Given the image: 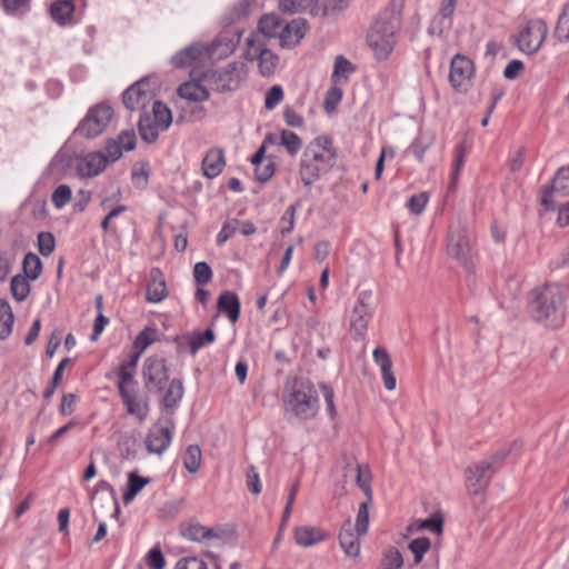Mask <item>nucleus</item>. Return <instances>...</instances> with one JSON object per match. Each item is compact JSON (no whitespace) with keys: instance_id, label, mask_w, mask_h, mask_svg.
Returning a JSON list of instances; mask_svg holds the SVG:
<instances>
[{"instance_id":"nucleus-1","label":"nucleus","mask_w":569,"mask_h":569,"mask_svg":"<svg viewBox=\"0 0 569 569\" xmlns=\"http://www.w3.org/2000/svg\"><path fill=\"white\" fill-rule=\"evenodd\" d=\"M566 290L558 283H548L530 292L529 309L538 323L559 328L566 319Z\"/></svg>"},{"instance_id":"nucleus-2","label":"nucleus","mask_w":569,"mask_h":569,"mask_svg":"<svg viewBox=\"0 0 569 569\" xmlns=\"http://www.w3.org/2000/svg\"><path fill=\"white\" fill-rule=\"evenodd\" d=\"M336 162V151L326 136L313 139L305 149L299 174L306 187H310L320 177L331 170Z\"/></svg>"},{"instance_id":"nucleus-3","label":"nucleus","mask_w":569,"mask_h":569,"mask_svg":"<svg viewBox=\"0 0 569 569\" xmlns=\"http://www.w3.org/2000/svg\"><path fill=\"white\" fill-rule=\"evenodd\" d=\"M318 393L309 380L296 378L288 388L286 409L301 420L313 418L318 412Z\"/></svg>"},{"instance_id":"nucleus-4","label":"nucleus","mask_w":569,"mask_h":569,"mask_svg":"<svg viewBox=\"0 0 569 569\" xmlns=\"http://www.w3.org/2000/svg\"><path fill=\"white\" fill-rule=\"evenodd\" d=\"M399 27L398 18L381 17L372 24L367 41L379 60H385L391 53L396 44V31Z\"/></svg>"},{"instance_id":"nucleus-5","label":"nucleus","mask_w":569,"mask_h":569,"mask_svg":"<svg viewBox=\"0 0 569 569\" xmlns=\"http://www.w3.org/2000/svg\"><path fill=\"white\" fill-rule=\"evenodd\" d=\"M171 122L170 109L161 101H153L151 110L140 114L138 129L141 139L148 143L156 142L159 133L167 130Z\"/></svg>"},{"instance_id":"nucleus-6","label":"nucleus","mask_w":569,"mask_h":569,"mask_svg":"<svg viewBox=\"0 0 569 569\" xmlns=\"http://www.w3.org/2000/svg\"><path fill=\"white\" fill-rule=\"evenodd\" d=\"M247 76V66L242 61L228 63L217 70H208L203 73V82L217 92L234 91Z\"/></svg>"},{"instance_id":"nucleus-7","label":"nucleus","mask_w":569,"mask_h":569,"mask_svg":"<svg viewBox=\"0 0 569 569\" xmlns=\"http://www.w3.org/2000/svg\"><path fill=\"white\" fill-rule=\"evenodd\" d=\"M375 313L373 295L371 290L358 293L356 303L350 313V332L355 340L365 338L368 325Z\"/></svg>"},{"instance_id":"nucleus-8","label":"nucleus","mask_w":569,"mask_h":569,"mask_svg":"<svg viewBox=\"0 0 569 569\" xmlns=\"http://www.w3.org/2000/svg\"><path fill=\"white\" fill-rule=\"evenodd\" d=\"M142 378L149 392H162L169 382V369L166 360L157 356L148 357L142 366Z\"/></svg>"},{"instance_id":"nucleus-9","label":"nucleus","mask_w":569,"mask_h":569,"mask_svg":"<svg viewBox=\"0 0 569 569\" xmlns=\"http://www.w3.org/2000/svg\"><path fill=\"white\" fill-rule=\"evenodd\" d=\"M547 34V23L542 19H532L516 37V43L521 52L532 54L541 48Z\"/></svg>"},{"instance_id":"nucleus-10","label":"nucleus","mask_w":569,"mask_h":569,"mask_svg":"<svg viewBox=\"0 0 569 569\" xmlns=\"http://www.w3.org/2000/svg\"><path fill=\"white\" fill-rule=\"evenodd\" d=\"M112 114L113 111L108 104H97L89 109L83 120L77 127L76 132L86 138H94L106 129Z\"/></svg>"},{"instance_id":"nucleus-11","label":"nucleus","mask_w":569,"mask_h":569,"mask_svg":"<svg viewBox=\"0 0 569 569\" xmlns=\"http://www.w3.org/2000/svg\"><path fill=\"white\" fill-rule=\"evenodd\" d=\"M569 198V166L559 168L550 186L542 189L541 206L555 210L561 199Z\"/></svg>"},{"instance_id":"nucleus-12","label":"nucleus","mask_w":569,"mask_h":569,"mask_svg":"<svg viewBox=\"0 0 569 569\" xmlns=\"http://www.w3.org/2000/svg\"><path fill=\"white\" fill-rule=\"evenodd\" d=\"M154 92L147 79L139 80L131 84L122 94V103L130 111H148L153 103Z\"/></svg>"},{"instance_id":"nucleus-13","label":"nucleus","mask_w":569,"mask_h":569,"mask_svg":"<svg viewBox=\"0 0 569 569\" xmlns=\"http://www.w3.org/2000/svg\"><path fill=\"white\" fill-rule=\"evenodd\" d=\"M475 74L473 62L463 54L457 53L450 63L449 82L458 92H467Z\"/></svg>"},{"instance_id":"nucleus-14","label":"nucleus","mask_w":569,"mask_h":569,"mask_svg":"<svg viewBox=\"0 0 569 569\" xmlns=\"http://www.w3.org/2000/svg\"><path fill=\"white\" fill-rule=\"evenodd\" d=\"M496 472L491 461H479L466 470L467 486L472 495H479Z\"/></svg>"},{"instance_id":"nucleus-15","label":"nucleus","mask_w":569,"mask_h":569,"mask_svg":"<svg viewBox=\"0 0 569 569\" xmlns=\"http://www.w3.org/2000/svg\"><path fill=\"white\" fill-rule=\"evenodd\" d=\"M173 422L168 420L166 426L156 423L148 432L146 447L150 453L162 455L170 446L172 440Z\"/></svg>"},{"instance_id":"nucleus-16","label":"nucleus","mask_w":569,"mask_h":569,"mask_svg":"<svg viewBox=\"0 0 569 569\" xmlns=\"http://www.w3.org/2000/svg\"><path fill=\"white\" fill-rule=\"evenodd\" d=\"M448 253L450 257L467 263L471 256L470 241L461 227L450 228L448 240Z\"/></svg>"},{"instance_id":"nucleus-17","label":"nucleus","mask_w":569,"mask_h":569,"mask_svg":"<svg viewBox=\"0 0 569 569\" xmlns=\"http://www.w3.org/2000/svg\"><path fill=\"white\" fill-rule=\"evenodd\" d=\"M120 396L128 413L143 421L149 412V397L136 389L122 391Z\"/></svg>"},{"instance_id":"nucleus-18","label":"nucleus","mask_w":569,"mask_h":569,"mask_svg":"<svg viewBox=\"0 0 569 569\" xmlns=\"http://www.w3.org/2000/svg\"><path fill=\"white\" fill-rule=\"evenodd\" d=\"M210 57L208 48L202 44H192L172 57L174 67L182 68L198 66Z\"/></svg>"},{"instance_id":"nucleus-19","label":"nucleus","mask_w":569,"mask_h":569,"mask_svg":"<svg viewBox=\"0 0 569 569\" xmlns=\"http://www.w3.org/2000/svg\"><path fill=\"white\" fill-rule=\"evenodd\" d=\"M443 520L445 517L442 511L440 509H436L427 519H412L407 527V531L412 533L426 530L440 536L443 532Z\"/></svg>"},{"instance_id":"nucleus-20","label":"nucleus","mask_w":569,"mask_h":569,"mask_svg":"<svg viewBox=\"0 0 569 569\" xmlns=\"http://www.w3.org/2000/svg\"><path fill=\"white\" fill-rule=\"evenodd\" d=\"M108 163L102 151L90 152L79 162L78 172L82 177L92 178L100 174Z\"/></svg>"},{"instance_id":"nucleus-21","label":"nucleus","mask_w":569,"mask_h":569,"mask_svg":"<svg viewBox=\"0 0 569 569\" xmlns=\"http://www.w3.org/2000/svg\"><path fill=\"white\" fill-rule=\"evenodd\" d=\"M372 356L376 365L379 366L381 370L385 388L390 391L393 390L397 381L392 371V360L387 349L383 347H377L373 350Z\"/></svg>"},{"instance_id":"nucleus-22","label":"nucleus","mask_w":569,"mask_h":569,"mask_svg":"<svg viewBox=\"0 0 569 569\" xmlns=\"http://www.w3.org/2000/svg\"><path fill=\"white\" fill-rule=\"evenodd\" d=\"M306 34V24L300 20H292L290 23L284 21L281 24L280 33L278 39L281 47L292 48L295 47Z\"/></svg>"},{"instance_id":"nucleus-23","label":"nucleus","mask_w":569,"mask_h":569,"mask_svg":"<svg viewBox=\"0 0 569 569\" xmlns=\"http://www.w3.org/2000/svg\"><path fill=\"white\" fill-rule=\"evenodd\" d=\"M360 536L356 533H353L352 531V523H351V520L350 519H347L342 527H341V530L339 532V542H340V547L342 548V550L345 551V553L349 557H352V558H356L359 556L360 553V541H359V538Z\"/></svg>"},{"instance_id":"nucleus-24","label":"nucleus","mask_w":569,"mask_h":569,"mask_svg":"<svg viewBox=\"0 0 569 569\" xmlns=\"http://www.w3.org/2000/svg\"><path fill=\"white\" fill-rule=\"evenodd\" d=\"M166 387L167 389L161 398V406L170 413H173L183 398V383L180 379H172Z\"/></svg>"},{"instance_id":"nucleus-25","label":"nucleus","mask_w":569,"mask_h":569,"mask_svg":"<svg viewBox=\"0 0 569 569\" xmlns=\"http://www.w3.org/2000/svg\"><path fill=\"white\" fill-rule=\"evenodd\" d=\"M151 280L147 287L146 299L149 302L158 303L168 296L166 281L162 278V273L158 268H153L150 271Z\"/></svg>"},{"instance_id":"nucleus-26","label":"nucleus","mask_w":569,"mask_h":569,"mask_svg":"<svg viewBox=\"0 0 569 569\" xmlns=\"http://www.w3.org/2000/svg\"><path fill=\"white\" fill-rule=\"evenodd\" d=\"M224 167V156L221 149H210L202 160L203 174L209 178H216Z\"/></svg>"},{"instance_id":"nucleus-27","label":"nucleus","mask_w":569,"mask_h":569,"mask_svg":"<svg viewBox=\"0 0 569 569\" xmlns=\"http://www.w3.org/2000/svg\"><path fill=\"white\" fill-rule=\"evenodd\" d=\"M326 538L327 533L317 527L302 526L295 530V540L301 547H311L323 541Z\"/></svg>"},{"instance_id":"nucleus-28","label":"nucleus","mask_w":569,"mask_h":569,"mask_svg":"<svg viewBox=\"0 0 569 569\" xmlns=\"http://www.w3.org/2000/svg\"><path fill=\"white\" fill-rule=\"evenodd\" d=\"M209 87L199 81L182 83L178 89V94L186 100L201 102L209 99Z\"/></svg>"},{"instance_id":"nucleus-29","label":"nucleus","mask_w":569,"mask_h":569,"mask_svg":"<svg viewBox=\"0 0 569 569\" xmlns=\"http://www.w3.org/2000/svg\"><path fill=\"white\" fill-rule=\"evenodd\" d=\"M220 312L227 313L229 320L234 323L240 316V301L238 296L231 291L222 292L217 302Z\"/></svg>"},{"instance_id":"nucleus-30","label":"nucleus","mask_w":569,"mask_h":569,"mask_svg":"<svg viewBox=\"0 0 569 569\" xmlns=\"http://www.w3.org/2000/svg\"><path fill=\"white\" fill-rule=\"evenodd\" d=\"M346 477H351L356 480L359 488L362 490L363 495L367 498H371L372 491L370 487L371 473L370 470L365 467L356 463L355 466H349L346 473Z\"/></svg>"},{"instance_id":"nucleus-31","label":"nucleus","mask_w":569,"mask_h":569,"mask_svg":"<svg viewBox=\"0 0 569 569\" xmlns=\"http://www.w3.org/2000/svg\"><path fill=\"white\" fill-rule=\"evenodd\" d=\"M350 0H315V13L335 17L349 7Z\"/></svg>"},{"instance_id":"nucleus-32","label":"nucleus","mask_w":569,"mask_h":569,"mask_svg":"<svg viewBox=\"0 0 569 569\" xmlns=\"http://www.w3.org/2000/svg\"><path fill=\"white\" fill-rule=\"evenodd\" d=\"M457 2L458 0H442L441 1V6H440V9H439V21H437V19H435L430 27H429V33L431 34H440L442 32V22H445L446 20H451L453 13H455V9H456V6H457Z\"/></svg>"},{"instance_id":"nucleus-33","label":"nucleus","mask_w":569,"mask_h":569,"mask_svg":"<svg viewBox=\"0 0 569 569\" xmlns=\"http://www.w3.org/2000/svg\"><path fill=\"white\" fill-rule=\"evenodd\" d=\"M74 4L71 0H61L51 4L50 14L59 24H66L71 20Z\"/></svg>"},{"instance_id":"nucleus-34","label":"nucleus","mask_w":569,"mask_h":569,"mask_svg":"<svg viewBox=\"0 0 569 569\" xmlns=\"http://www.w3.org/2000/svg\"><path fill=\"white\" fill-rule=\"evenodd\" d=\"M282 22L283 20L274 13L264 14L259 21L258 30L267 38H277Z\"/></svg>"},{"instance_id":"nucleus-35","label":"nucleus","mask_w":569,"mask_h":569,"mask_svg":"<svg viewBox=\"0 0 569 569\" xmlns=\"http://www.w3.org/2000/svg\"><path fill=\"white\" fill-rule=\"evenodd\" d=\"M232 531L226 526L217 525L213 527H206L204 541L207 546L220 545L231 536Z\"/></svg>"},{"instance_id":"nucleus-36","label":"nucleus","mask_w":569,"mask_h":569,"mask_svg":"<svg viewBox=\"0 0 569 569\" xmlns=\"http://www.w3.org/2000/svg\"><path fill=\"white\" fill-rule=\"evenodd\" d=\"M13 313L8 302L0 300V340L7 339L13 326Z\"/></svg>"},{"instance_id":"nucleus-37","label":"nucleus","mask_w":569,"mask_h":569,"mask_svg":"<svg viewBox=\"0 0 569 569\" xmlns=\"http://www.w3.org/2000/svg\"><path fill=\"white\" fill-rule=\"evenodd\" d=\"M372 500H365L360 503L357 512L355 529L358 536H365L369 529V509Z\"/></svg>"},{"instance_id":"nucleus-38","label":"nucleus","mask_w":569,"mask_h":569,"mask_svg":"<svg viewBox=\"0 0 569 569\" xmlns=\"http://www.w3.org/2000/svg\"><path fill=\"white\" fill-rule=\"evenodd\" d=\"M402 565V555L396 547H389L385 550L380 562V569H400Z\"/></svg>"},{"instance_id":"nucleus-39","label":"nucleus","mask_w":569,"mask_h":569,"mask_svg":"<svg viewBox=\"0 0 569 569\" xmlns=\"http://www.w3.org/2000/svg\"><path fill=\"white\" fill-rule=\"evenodd\" d=\"M23 271L26 278L31 280L38 279L42 271V263L40 258L34 253H27L23 259Z\"/></svg>"},{"instance_id":"nucleus-40","label":"nucleus","mask_w":569,"mask_h":569,"mask_svg":"<svg viewBox=\"0 0 569 569\" xmlns=\"http://www.w3.org/2000/svg\"><path fill=\"white\" fill-rule=\"evenodd\" d=\"M431 541L427 537H420L416 538L410 541L408 548L413 553V563L419 565L425 553H427L430 550Z\"/></svg>"},{"instance_id":"nucleus-41","label":"nucleus","mask_w":569,"mask_h":569,"mask_svg":"<svg viewBox=\"0 0 569 569\" xmlns=\"http://www.w3.org/2000/svg\"><path fill=\"white\" fill-rule=\"evenodd\" d=\"M183 465L184 468L191 473L198 471L201 465V450L199 446L191 445L187 448L183 456Z\"/></svg>"},{"instance_id":"nucleus-42","label":"nucleus","mask_w":569,"mask_h":569,"mask_svg":"<svg viewBox=\"0 0 569 569\" xmlns=\"http://www.w3.org/2000/svg\"><path fill=\"white\" fill-rule=\"evenodd\" d=\"M149 482V478L138 476L134 472H130L128 477L127 489L123 492L122 498H134V496H137Z\"/></svg>"},{"instance_id":"nucleus-43","label":"nucleus","mask_w":569,"mask_h":569,"mask_svg":"<svg viewBox=\"0 0 569 569\" xmlns=\"http://www.w3.org/2000/svg\"><path fill=\"white\" fill-rule=\"evenodd\" d=\"M191 339V355L194 356L202 347L212 343L216 335L212 329H207L204 332L189 333Z\"/></svg>"},{"instance_id":"nucleus-44","label":"nucleus","mask_w":569,"mask_h":569,"mask_svg":"<svg viewBox=\"0 0 569 569\" xmlns=\"http://www.w3.org/2000/svg\"><path fill=\"white\" fill-rule=\"evenodd\" d=\"M555 36L559 41H569V1L565 4L558 18Z\"/></svg>"},{"instance_id":"nucleus-45","label":"nucleus","mask_w":569,"mask_h":569,"mask_svg":"<svg viewBox=\"0 0 569 569\" xmlns=\"http://www.w3.org/2000/svg\"><path fill=\"white\" fill-rule=\"evenodd\" d=\"M258 61L260 73L266 77L274 72L278 58L269 49L264 48L263 51H259Z\"/></svg>"},{"instance_id":"nucleus-46","label":"nucleus","mask_w":569,"mask_h":569,"mask_svg":"<svg viewBox=\"0 0 569 569\" xmlns=\"http://www.w3.org/2000/svg\"><path fill=\"white\" fill-rule=\"evenodd\" d=\"M279 143L283 146L291 156L298 153L302 147L301 139L290 130L281 131Z\"/></svg>"},{"instance_id":"nucleus-47","label":"nucleus","mask_w":569,"mask_h":569,"mask_svg":"<svg viewBox=\"0 0 569 569\" xmlns=\"http://www.w3.org/2000/svg\"><path fill=\"white\" fill-rule=\"evenodd\" d=\"M11 291L14 299L23 301L30 291V284L26 277L14 276L11 280Z\"/></svg>"},{"instance_id":"nucleus-48","label":"nucleus","mask_w":569,"mask_h":569,"mask_svg":"<svg viewBox=\"0 0 569 569\" xmlns=\"http://www.w3.org/2000/svg\"><path fill=\"white\" fill-rule=\"evenodd\" d=\"M315 0H279V9L284 13H298L309 8Z\"/></svg>"},{"instance_id":"nucleus-49","label":"nucleus","mask_w":569,"mask_h":569,"mask_svg":"<svg viewBox=\"0 0 569 569\" xmlns=\"http://www.w3.org/2000/svg\"><path fill=\"white\" fill-rule=\"evenodd\" d=\"M72 191L67 184H59L52 196L51 201L57 209H62L71 200Z\"/></svg>"},{"instance_id":"nucleus-50","label":"nucleus","mask_w":569,"mask_h":569,"mask_svg":"<svg viewBox=\"0 0 569 569\" xmlns=\"http://www.w3.org/2000/svg\"><path fill=\"white\" fill-rule=\"evenodd\" d=\"M465 161V148L459 146L456 151V158L453 162V169L450 176L449 190L453 191L457 186L458 177L461 171Z\"/></svg>"},{"instance_id":"nucleus-51","label":"nucleus","mask_w":569,"mask_h":569,"mask_svg":"<svg viewBox=\"0 0 569 569\" xmlns=\"http://www.w3.org/2000/svg\"><path fill=\"white\" fill-rule=\"evenodd\" d=\"M194 281L200 284H207L211 281L212 270L207 262H197L193 267Z\"/></svg>"},{"instance_id":"nucleus-52","label":"nucleus","mask_w":569,"mask_h":569,"mask_svg":"<svg viewBox=\"0 0 569 569\" xmlns=\"http://www.w3.org/2000/svg\"><path fill=\"white\" fill-rule=\"evenodd\" d=\"M69 362H70L69 358H63L60 361V363L58 365V367L56 368L53 377H52V380H51V383L46 389V391L43 393V397L46 399H49L54 393L56 388H57V386L59 385V382H60V380L62 378V372H63L64 368L68 366Z\"/></svg>"},{"instance_id":"nucleus-53","label":"nucleus","mask_w":569,"mask_h":569,"mask_svg":"<svg viewBox=\"0 0 569 569\" xmlns=\"http://www.w3.org/2000/svg\"><path fill=\"white\" fill-rule=\"evenodd\" d=\"M355 70L352 63L343 56H338L335 61L333 77L347 79Z\"/></svg>"},{"instance_id":"nucleus-54","label":"nucleus","mask_w":569,"mask_h":569,"mask_svg":"<svg viewBox=\"0 0 569 569\" xmlns=\"http://www.w3.org/2000/svg\"><path fill=\"white\" fill-rule=\"evenodd\" d=\"M431 142L432 138H425L423 136H420L411 143V146L409 147V151L415 156V158L418 161L421 162L423 160L425 152L429 148Z\"/></svg>"},{"instance_id":"nucleus-55","label":"nucleus","mask_w":569,"mask_h":569,"mask_svg":"<svg viewBox=\"0 0 569 569\" xmlns=\"http://www.w3.org/2000/svg\"><path fill=\"white\" fill-rule=\"evenodd\" d=\"M428 200V194L426 192H420L410 197L407 207L413 214H420L425 210Z\"/></svg>"},{"instance_id":"nucleus-56","label":"nucleus","mask_w":569,"mask_h":569,"mask_svg":"<svg viewBox=\"0 0 569 569\" xmlns=\"http://www.w3.org/2000/svg\"><path fill=\"white\" fill-rule=\"evenodd\" d=\"M39 251L42 256L48 257L54 250V237L50 232H40L38 234Z\"/></svg>"},{"instance_id":"nucleus-57","label":"nucleus","mask_w":569,"mask_h":569,"mask_svg":"<svg viewBox=\"0 0 569 569\" xmlns=\"http://www.w3.org/2000/svg\"><path fill=\"white\" fill-rule=\"evenodd\" d=\"M182 509V500H168L159 509L162 519H171L176 517Z\"/></svg>"},{"instance_id":"nucleus-58","label":"nucleus","mask_w":569,"mask_h":569,"mask_svg":"<svg viewBox=\"0 0 569 569\" xmlns=\"http://www.w3.org/2000/svg\"><path fill=\"white\" fill-rule=\"evenodd\" d=\"M283 99V90L280 86H272L266 93L264 107L272 110Z\"/></svg>"},{"instance_id":"nucleus-59","label":"nucleus","mask_w":569,"mask_h":569,"mask_svg":"<svg viewBox=\"0 0 569 569\" xmlns=\"http://www.w3.org/2000/svg\"><path fill=\"white\" fill-rule=\"evenodd\" d=\"M123 151L124 150L116 139H110L106 142L104 151L102 152L104 153L106 160L110 163L117 161L122 156Z\"/></svg>"},{"instance_id":"nucleus-60","label":"nucleus","mask_w":569,"mask_h":569,"mask_svg":"<svg viewBox=\"0 0 569 569\" xmlns=\"http://www.w3.org/2000/svg\"><path fill=\"white\" fill-rule=\"evenodd\" d=\"M206 527L200 523H191L182 531L183 536L189 540L203 543Z\"/></svg>"},{"instance_id":"nucleus-61","label":"nucleus","mask_w":569,"mask_h":569,"mask_svg":"<svg viewBox=\"0 0 569 569\" xmlns=\"http://www.w3.org/2000/svg\"><path fill=\"white\" fill-rule=\"evenodd\" d=\"M238 226H239V220H237V219H233L231 221H227L222 226L220 232L218 233V237H217L218 246H221L227 240H229L236 233V231L238 229Z\"/></svg>"},{"instance_id":"nucleus-62","label":"nucleus","mask_w":569,"mask_h":569,"mask_svg":"<svg viewBox=\"0 0 569 569\" xmlns=\"http://www.w3.org/2000/svg\"><path fill=\"white\" fill-rule=\"evenodd\" d=\"M256 179L260 182H267L274 173V162L268 160L266 163L254 167Z\"/></svg>"},{"instance_id":"nucleus-63","label":"nucleus","mask_w":569,"mask_h":569,"mask_svg":"<svg viewBox=\"0 0 569 569\" xmlns=\"http://www.w3.org/2000/svg\"><path fill=\"white\" fill-rule=\"evenodd\" d=\"M174 569H208V566L198 557H187L178 560Z\"/></svg>"},{"instance_id":"nucleus-64","label":"nucleus","mask_w":569,"mask_h":569,"mask_svg":"<svg viewBox=\"0 0 569 569\" xmlns=\"http://www.w3.org/2000/svg\"><path fill=\"white\" fill-rule=\"evenodd\" d=\"M147 566L149 569H163L166 566L164 557L159 548H152L147 556Z\"/></svg>"}]
</instances>
